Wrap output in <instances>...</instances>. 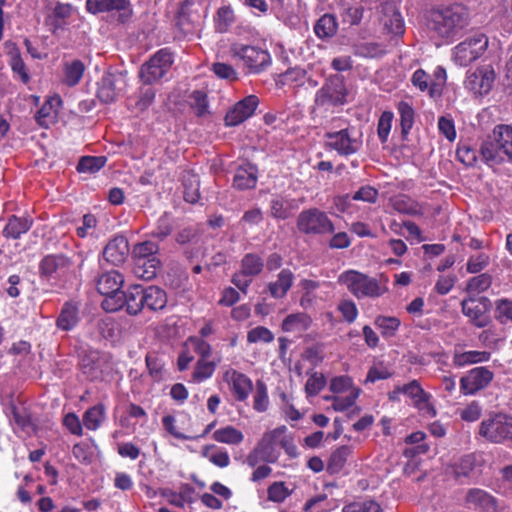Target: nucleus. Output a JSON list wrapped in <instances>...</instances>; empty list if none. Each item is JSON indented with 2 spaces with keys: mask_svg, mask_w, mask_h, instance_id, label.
<instances>
[{
  "mask_svg": "<svg viewBox=\"0 0 512 512\" xmlns=\"http://www.w3.org/2000/svg\"><path fill=\"white\" fill-rule=\"evenodd\" d=\"M488 47V39L485 35H476L459 43L453 49L454 62L466 67L480 58Z\"/></svg>",
  "mask_w": 512,
  "mask_h": 512,
  "instance_id": "nucleus-12",
  "label": "nucleus"
},
{
  "mask_svg": "<svg viewBox=\"0 0 512 512\" xmlns=\"http://www.w3.org/2000/svg\"><path fill=\"white\" fill-rule=\"evenodd\" d=\"M13 418L15 424L14 430L19 435V437H29L32 432L31 416L29 414L22 413L21 408L14 407Z\"/></svg>",
  "mask_w": 512,
  "mask_h": 512,
  "instance_id": "nucleus-43",
  "label": "nucleus"
},
{
  "mask_svg": "<svg viewBox=\"0 0 512 512\" xmlns=\"http://www.w3.org/2000/svg\"><path fill=\"white\" fill-rule=\"evenodd\" d=\"M342 121H333V127L325 133L326 146L340 156L356 154L362 148L361 134L349 124L342 125Z\"/></svg>",
  "mask_w": 512,
  "mask_h": 512,
  "instance_id": "nucleus-5",
  "label": "nucleus"
},
{
  "mask_svg": "<svg viewBox=\"0 0 512 512\" xmlns=\"http://www.w3.org/2000/svg\"><path fill=\"white\" fill-rule=\"evenodd\" d=\"M446 80V70L442 66H437L433 72V79L430 80L429 95L431 97L441 96Z\"/></svg>",
  "mask_w": 512,
  "mask_h": 512,
  "instance_id": "nucleus-54",
  "label": "nucleus"
},
{
  "mask_svg": "<svg viewBox=\"0 0 512 512\" xmlns=\"http://www.w3.org/2000/svg\"><path fill=\"white\" fill-rule=\"evenodd\" d=\"M257 183V168L249 163L240 165L234 175L233 186L240 190L252 189Z\"/></svg>",
  "mask_w": 512,
  "mask_h": 512,
  "instance_id": "nucleus-26",
  "label": "nucleus"
},
{
  "mask_svg": "<svg viewBox=\"0 0 512 512\" xmlns=\"http://www.w3.org/2000/svg\"><path fill=\"white\" fill-rule=\"evenodd\" d=\"M61 105L62 99L59 95L49 96L34 117L37 124L43 128H49L56 123Z\"/></svg>",
  "mask_w": 512,
  "mask_h": 512,
  "instance_id": "nucleus-24",
  "label": "nucleus"
},
{
  "mask_svg": "<svg viewBox=\"0 0 512 512\" xmlns=\"http://www.w3.org/2000/svg\"><path fill=\"white\" fill-rule=\"evenodd\" d=\"M342 512H382L380 504L373 499L352 502L342 508Z\"/></svg>",
  "mask_w": 512,
  "mask_h": 512,
  "instance_id": "nucleus-55",
  "label": "nucleus"
},
{
  "mask_svg": "<svg viewBox=\"0 0 512 512\" xmlns=\"http://www.w3.org/2000/svg\"><path fill=\"white\" fill-rule=\"evenodd\" d=\"M263 268V259L255 253H248L243 256L241 260V269L233 275L232 283L241 292L246 294L252 279L259 275Z\"/></svg>",
  "mask_w": 512,
  "mask_h": 512,
  "instance_id": "nucleus-13",
  "label": "nucleus"
},
{
  "mask_svg": "<svg viewBox=\"0 0 512 512\" xmlns=\"http://www.w3.org/2000/svg\"><path fill=\"white\" fill-rule=\"evenodd\" d=\"M491 353L488 351L469 350L464 352H455L452 362L456 367H465L477 363H483L490 360Z\"/></svg>",
  "mask_w": 512,
  "mask_h": 512,
  "instance_id": "nucleus-30",
  "label": "nucleus"
},
{
  "mask_svg": "<svg viewBox=\"0 0 512 512\" xmlns=\"http://www.w3.org/2000/svg\"><path fill=\"white\" fill-rule=\"evenodd\" d=\"M72 12L73 6L71 4L58 2L47 15V23L52 26L53 30L61 28Z\"/></svg>",
  "mask_w": 512,
  "mask_h": 512,
  "instance_id": "nucleus-36",
  "label": "nucleus"
},
{
  "mask_svg": "<svg viewBox=\"0 0 512 512\" xmlns=\"http://www.w3.org/2000/svg\"><path fill=\"white\" fill-rule=\"evenodd\" d=\"M350 453L351 448L347 445L341 446L333 451L328 461V471L330 473L340 472L343 469Z\"/></svg>",
  "mask_w": 512,
  "mask_h": 512,
  "instance_id": "nucleus-44",
  "label": "nucleus"
},
{
  "mask_svg": "<svg viewBox=\"0 0 512 512\" xmlns=\"http://www.w3.org/2000/svg\"><path fill=\"white\" fill-rule=\"evenodd\" d=\"M133 272L137 278L149 281L156 277L162 262L159 245L151 240L135 244L131 250Z\"/></svg>",
  "mask_w": 512,
  "mask_h": 512,
  "instance_id": "nucleus-4",
  "label": "nucleus"
},
{
  "mask_svg": "<svg viewBox=\"0 0 512 512\" xmlns=\"http://www.w3.org/2000/svg\"><path fill=\"white\" fill-rule=\"evenodd\" d=\"M466 503L478 512H496V501L489 493L482 489H470L466 494Z\"/></svg>",
  "mask_w": 512,
  "mask_h": 512,
  "instance_id": "nucleus-25",
  "label": "nucleus"
},
{
  "mask_svg": "<svg viewBox=\"0 0 512 512\" xmlns=\"http://www.w3.org/2000/svg\"><path fill=\"white\" fill-rule=\"evenodd\" d=\"M86 10L97 15L100 13H117L118 20L126 22L132 15L130 0H86Z\"/></svg>",
  "mask_w": 512,
  "mask_h": 512,
  "instance_id": "nucleus-16",
  "label": "nucleus"
},
{
  "mask_svg": "<svg viewBox=\"0 0 512 512\" xmlns=\"http://www.w3.org/2000/svg\"><path fill=\"white\" fill-rule=\"evenodd\" d=\"M229 53L249 74H259L271 64V56L267 50L242 41L232 42Z\"/></svg>",
  "mask_w": 512,
  "mask_h": 512,
  "instance_id": "nucleus-6",
  "label": "nucleus"
},
{
  "mask_svg": "<svg viewBox=\"0 0 512 512\" xmlns=\"http://www.w3.org/2000/svg\"><path fill=\"white\" fill-rule=\"evenodd\" d=\"M85 71V66L80 60H72L64 64L63 83L69 87L77 85Z\"/></svg>",
  "mask_w": 512,
  "mask_h": 512,
  "instance_id": "nucleus-39",
  "label": "nucleus"
},
{
  "mask_svg": "<svg viewBox=\"0 0 512 512\" xmlns=\"http://www.w3.org/2000/svg\"><path fill=\"white\" fill-rule=\"evenodd\" d=\"M259 105V98L256 95H248L234 104L225 115V125L234 127L240 125L250 118Z\"/></svg>",
  "mask_w": 512,
  "mask_h": 512,
  "instance_id": "nucleus-19",
  "label": "nucleus"
},
{
  "mask_svg": "<svg viewBox=\"0 0 512 512\" xmlns=\"http://www.w3.org/2000/svg\"><path fill=\"white\" fill-rule=\"evenodd\" d=\"M125 295V308L128 314L137 315L145 308L143 299V286L132 285L130 286Z\"/></svg>",
  "mask_w": 512,
  "mask_h": 512,
  "instance_id": "nucleus-33",
  "label": "nucleus"
},
{
  "mask_svg": "<svg viewBox=\"0 0 512 512\" xmlns=\"http://www.w3.org/2000/svg\"><path fill=\"white\" fill-rule=\"evenodd\" d=\"M355 54L365 58L380 57L384 54V49L378 43L366 42L355 45Z\"/></svg>",
  "mask_w": 512,
  "mask_h": 512,
  "instance_id": "nucleus-60",
  "label": "nucleus"
},
{
  "mask_svg": "<svg viewBox=\"0 0 512 512\" xmlns=\"http://www.w3.org/2000/svg\"><path fill=\"white\" fill-rule=\"evenodd\" d=\"M211 71L219 79L234 82L239 79L238 71L231 65L225 62H214L211 66Z\"/></svg>",
  "mask_w": 512,
  "mask_h": 512,
  "instance_id": "nucleus-51",
  "label": "nucleus"
},
{
  "mask_svg": "<svg viewBox=\"0 0 512 512\" xmlns=\"http://www.w3.org/2000/svg\"><path fill=\"white\" fill-rule=\"evenodd\" d=\"M212 438L222 444L239 445L244 440V434L232 425H226L215 430Z\"/></svg>",
  "mask_w": 512,
  "mask_h": 512,
  "instance_id": "nucleus-35",
  "label": "nucleus"
},
{
  "mask_svg": "<svg viewBox=\"0 0 512 512\" xmlns=\"http://www.w3.org/2000/svg\"><path fill=\"white\" fill-rule=\"evenodd\" d=\"M479 434L492 443L512 440V417L504 413H494L482 420Z\"/></svg>",
  "mask_w": 512,
  "mask_h": 512,
  "instance_id": "nucleus-9",
  "label": "nucleus"
},
{
  "mask_svg": "<svg viewBox=\"0 0 512 512\" xmlns=\"http://www.w3.org/2000/svg\"><path fill=\"white\" fill-rule=\"evenodd\" d=\"M385 15L382 19L385 29L388 33L394 36H401L404 34L405 26L404 20L399 11L393 5L385 7Z\"/></svg>",
  "mask_w": 512,
  "mask_h": 512,
  "instance_id": "nucleus-32",
  "label": "nucleus"
},
{
  "mask_svg": "<svg viewBox=\"0 0 512 512\" xmlns=\"http://www.w3.org/2000/svg\"><path fill=\"white\" fill-rule=\"evenodd\" d=\"M271 215L277 219H287L290 216V203L281 196H275L270 204Z\"/></svg>",
  "mask_w": 512,
  "mask_h": 512,
  "instance_id": "nucleus-59",
  "label": "nucleus"
},
{
  "mask_svg": "<svg viewBox=\"0 0 512 512\" xmlns=\"http://www.w3.org/2000/svg\"><path fill=\"white\" fill-rule=\"evenodd\" d=\"M357 299L378 298L388 291L387 280L370 277L357 270H346L337 279Z\"/></svg>",
  "mask_w": 512,
  "mask_h": 512,
  "instance_id": "nucleus-2",
  "label": "nucleus"
},
{
  "mask_svg": "<svg viewBox=\"0 0 512 512\" xmlns=\"http://www.w3.org/2000/svg\"><path fill=\"white\" fill-rule=\"evenodd\" d=\"M327 380L323 373L321 372H312L305 384V393L306 396L314 397L317 396L326 386Z\"/></svg>",
  "mask_w": 512,
  "mask_h": 512,
  "instance_id": "nucleus-49",
  "label": "nucleus"
},
{
  "mask_svg": "<svg viewBox=\"0 0 512 512\" xmlns=\"http://www.w3.org/2000/svg\"><path fill=\"white\" fill-rule=\"evenodd\" d=\"M397 112L400 118L401 133L403 136H407L415 122V110L410 103L400 101L397 104Z\"/></svg>",
  "mask_w": 512,
  "mask_h": 512,
  "instance_id": "nucleus-38",
  "label": "nucleus"
},
{
  "mask_svg": "<svg viewBox=\"0 0 512 512\" xmlns=\"http://www.w3.org/2000/svg\"><path fill=\"white\" fill-rule=\"evenodd\" d=\"M72 262L62 254L47 255L39 265L40 274L47 280H57L72 270Z\"/></svg>",
  "mask_w": 512,
  "mask_h": 512,
  "instance_id": "nucleus-20",
  "label": "nucleus"
},
{
  "mask_svg": "<svg viewBox=\"0 0 512 512\" xmlns=\"http://www.w3.org/2000/svg\"><path fill=\"white\" fill-rule=\"evenodd\" d=\"M469 14L465 7L452 5L432 12L429 27L439 37L453 40L468 25Z\"/></svg>",
  "mask_w": 512,
  "mask_h": 512,
  "instance_id": "nucleus-1",
  "label": "nucleus"
},
{
  "mask_svg": "<svg viewBox=\"0 0 512 512\" xmlns=\"http://www.w3.org/2000/svg\"><path fill=\"white\" fill-rule=\"evenodd\" d=\"M375 326L380 330L384 338L395 336L398 331L401 321L394 316H377L374 322Z\"/></svg>",
  "mask_w": 512,
  "mask_h": 512,
  "instance_id": "nucleus-42",
  "label": "nucleus"
},
{
  "mask_svg": "<svg viewBox=\"0 0 512 512\" xmlns=\"http://www.w3.org/2000/svg\"><path fill=\"white\" fill-rule=\"evenodd\" d=\"M269 396L267 387L262 382H257L256 392L253 396V409L257 412L263 413L268 410Z\"/></svg>",
  "mask_w": 512,
  "mask_h": 512,
  "instance_id": "nucleus-57",
  "label": "nucleus"
},
{
  "mask_svg": "<svg viewBox=\"0 0 512 512\" xmlns=\"http://www.w3.org/2000/svg\"><path fill=\"white\" fill-rule=\"evenodd\" d=\"M390 204L395 211L410 216H419L423 214L422 206L411 197L400 194L390 199Z\"/></svg>",
  "mask_w": 512,
  "mask_h": 512,
  "instance_id": "nucleus-28",
  "label": "nucleus"
},
{
  "mask_svg": "<svg viewBox=\"0 0 512 512\" xmlns=\"http://www.w3.org/2000/svg\"><path fill=\"white\" fill-rule=\"evenodd\" d=\"M182 181H183V188H184L183 195H184L185 201L192 203V204L198 202V200L200 198L199 177L196 174L187 172L186 174L183 175Z\"/></svg>",
  "mask_w": 512,
  "mask_h": 512,
  "instance_id": "nucleus-40",
  "label": "nucleus"
},
{
  "mask_svg": "<svg viewBox=\"0 0 512 512\" xmlns=\"http://www.w3.org/2000/svg\"><path fill=\"white\" fill-rule=\"evenodd\" d=\"M104 295L106 297L102 302V308L105 311L115 312L125 307V295L123 291Z\"/></svg>",
  "mask_w": 512,
  "mask_h": 512,
  "instance_id": "nucleus-62",
  "label": "nucleus"
},
{
  "mask_svg": "<svg viewBox=\"0 0 512 512\" xmlns=\"http://www.w3.org/2000/svg\"><path fill=\"white\" fill-rule=\"evenodd\" d=\"M336 31V19L330 14L323 15L314 26V32L319 38L331 37L336 33Z\"/></svg>",
  "mask_w": 512,
  "mask_h": 512,
  "instance_id": "nucleus-45",
  "label": "nucleus"
},
{
  "mask_svg": "<svg viewBox=\"0 0 512 512\" xmlns=\"http://www.w3.org/2000/svg\"><path fill=\"white\" fill-rule=\"evenodd\" d=\"M173 64V54L164 48L157 51L140 69V78L144 84L158 82L170 70Z\"/></svg>",
  "mask_w": 512,
  "mask_h": 512,
  "instance_id": "nucleus-10",
  "label": "nucleus"
},
{
  "mask_svg": "<svg viewBox=\"0 0 512 512\" xmlns=\"http://www.w3.org/2000/svg\"><path fill=\"white\" fill-rule=\"evenodd\" d=\"M124 283L122 274L112 270L102 274L97 282V289L100 294H111L121 291L120 288Z\"/></svg>",
  "mask_w": 512,
  "mask_h": 512,
  "instance_id": "nucleus-29",
  "label": "nucleus"
},
{
  "mask_svg": "<svg viewBox=\"0 0 512 512\" xmlns=\"http://www.w3.org/2000/svg\"><path fill=\"white\" fill-rule=\"evenodd\" d=\"M457 414L465 422H475L482 414V406L478 401H471L465 407L458 409Z\"/></svg>",
  "mask_w": 512,
  "mask_h": 512,
  "instance_id": "nucleus-63",
  "label": "nucleus"
},
{
  "mask_svg": "<svg viewBox=\"0 0 512 512\" xmlns=\"http://www.w3.org/2000/svg\"><path fill=\"white\" fill-rule=\"evenodd\" d=\"M235 21L236 16L231 5H222L218 8L214 16L215 30L219 33H226Z\"/></svg>",
  "mask_w": 512,
  "mask_h": 512,
  "instance_id": "nucleus-37",
  "label": "nucleus"
},
{
  "mask_svg": "<svg viewBox=\"0 0 512 512\" xmlns=\"http://www.w3.org/2000/svg\"><path fill=\"white\" fill-rule=\"evenodd\" d=\"M495 71L492 66L484 65L469 73L465 87L474 95L483 96L490 92L495 82Z\"/></svg>",
  "mask_w": 512,
  "mask_h": 512,
  "instance_id": "nucleus-17",
  "label": "nucleus"
},
{
  "mask_svg": "<svg viewBox=\"0 0 512 512\" xmlns=\"http://www.w3.org/2000/svg\"><path fill=\"white\" fill-rule=\"evenodd\" d=\"M223 380L237 401H246L253 390L252 380L246 374L231 367L224 371Z\"/></svg>",
  "mask_w": 512,
  "mask_h": 512,
  "instance_id": "nucleus-18",
  "label": "nucleus"
},
{
  "mask_svg": "<svg viewBox=\"0 0 512 512\" xmlns=\"http://www.w3.org/2000/svg\"><path fill=\"white\" fill-rule=\"evenodd\" d=\"M214 448V445L205 446L203 449V456L217 467H227L230 464V457L228 452L223 449H217L213 453H209V450Z\"/></svg>",
  "mask_w": 512,
  "mask_h": 512,
  "instance_id": "nucleus-56",
  "label": "nucleus"
},
{
  "mask_svg": "<svg viewBox=\"0 0 512 512\" xmlns=\"http://www.w3.org/2000/svg\"><path fill=\"white\" fill-rule=\"evenodd\" d=\"M126 80L122 74H105L98 87V98L101 102L115 101L125 90Z\"/></svg>",
  "mask_w": 512,
  "mask_h": 512,
  "instance_id": "nucleus-22",
  "label": "nucleus"
},
{
  "mask_svg": "<svg viewBox=\"0 0 512 512\" xmlns=\"http://www.w3.org/2000/svg\"><path fill=\"white\" fill-rule=\"evenodd\" d=\"M462 312L479 328L488 324L487 312L490 308V301L486 297H470L461 303Z\"/></svg>",
  "mask_w": 512,
  "mask_h": 512,
  "instance_id": "nucleus-21",
  "label": "nucleus"
},
{
  "mask_svg": "<svg viewBox=\"0 0 512 512\" xmlns=\"http://www.w3.org/2000/svg\"><path fill=\"white\" fill-rule=\"evenodd\" d=\"M105 407L102 404L89 408L83 415V425L88 430H97L105 421Z\"/></svg>",
  "mask_w": 512,
  "mask_h": 512,
  "instance_id": "nucleus-41",
  "label": "nucleus"
},
{
  "mask_svg": "<svg viewBox=\"0 0 512 512\" xmlns=\"http://www.w3.org/2000/svg\"><path fill=\"white\" fill-rule=\"evenodd\" d=\"M294 275L289 269H282L277 275V279L270 282L268 290L275 299L284 298L293 284Z\"/></svg>",
  "mask_w": 512,
  "mask_h": 512,
  "instance_id": "nucleus-27",
  "label": "nucleus"
},
{
  "mask_svg": "<svg viewBox=\"0 0 512 512\" xmlns=\"http://www.w3.org/2000/svg\"><path fill=\"white\" fill-rule=\"evenodd\" d=\"M292 493L282 481L273 482L267 489L268 500L275 503L284 502Z\"/></svg>",
  "mask_w": 512,
  "mask_h": 512,
  "instance_id": "nucleus-53",
  "label": "nucleus"
},
{
  "mask_svg": "<svg viewBox=\"0 0 512 512\" xmlns=\"http://www.w3.org/2000/svg\"><path fill=\"white\" fill-rule=\"evenodd\" d=\"M494 379V373L489 368L479 366L469 370L460 379V391L463 395L473 396L487 388Z\"/></svg>",
  "mask_w": 512,
  "mask_h": 512,
  "instance_id": "nucleus-14",
  "label": "nucleus"
},
{
  "mask_svg": "<svg viewBox=\"0 0 512 512\" xmlns=\"http://www.w3.org/2000/svg\"><path fill=\"white\" fill-rule=\"evenodd\" d=\"M286 432V426H279L263 434L256 445L262 451L263 462L275 463L278 460L281 445H285L283 434Z\"/></svg>",
  "mask_w": 512,
  "mask_h": 512,
  "instance_id": "nucleus-15",
  "label": "nucleus"
},
{
  "mask_svg": "<svg viewBox=\"0 0 512 512\" xmlns=\"http://www.w3.org/2000/svg\"><path fill=\"white\" fill-rule=\"evenodd\" d=\"M78 322V312L75 305L66 303L58 317L57 325L62 330L72 329Z\"/></svg>",
  "mask_w": 512,
  "mask_h": 512,
  "instance_id": "nucleus-46",
  "label": "nucleus"
},
{
  "mask_svg": "<svg viewBox=\"0 0 512 512\" xmlns=\"http://www.w3.org/2000/svg\"><path fill=\"white\" fill-rule=\"evenodd\" d=\"M106 164L104 156H84L77 164L79 173H96Z\"/></svg>",
  "mask_w": 512,
  "mask_h": 512,
  "instance_id": "nucleus-48",
  "label": "nucleus"
},
{
  "mask_svg": "<svg viewBox=\"0 0 512 512\" xmlns=\"http://www.w3.org/2000/svg\"><path fill=\"white\" fill-rule=\"evenodd\" d=\"M481 154L490 165L512 160V126L496 125L481 145Z\"/></svg>",
  "mask_w": 512,
  "mask_h": 512,
  "instance_id": "nucleus-3",
  "label": "nucleus"
},
{
  "mask_svg": "<svg viewBox=\"0 0 512 512\" xmlns=\"http://www.w3.org/2000/svg\"><path fill=\"white\" fill-rule=\"evenodd\" d=\"M29 229V224L26 220H22L16 216L9 219L8 223L3 229V234L6 237L19 238L21 234L26 233Z\"/></svg>",
  "mask_w": 512,
  "mask_h": 512,
  "instance_id": "nucleus-50",
  "label": "nucleus"
},
{
  "mask_svg": "<svg viewBox=\"0 0 512 512\" xmlns=\"http://www.w3.org/2000/svg\"><path fill=\"white\" fill-rule=\"evenodd\" d=\"M312 323L311 317L303 312L292 313L286 316L282 322L285 332H302L307 330Z\"/></svg>",
  "mask_w": 512,
  "mask_h": 512,
  "instance_id": "nucleus-34",
  "label": "nucleus"
},
{
  "mask_svg": "<svg viewBox=\"0 0 512 512\" xmlns=\"http://www.w3.org/2000/svg\"><path fill=\"white\" fill-rule=\"evenodd\" d=\"M495 316L502 324L512 323V301L508 299L498 300Z\"/></svg>",
  "mask_w": 512,
  "mask_h": 512,
  "instance_id": "nucleus-64",
  "label": "nucleus"
},
{
  "mask_svg": "<svg viewBox=\"0 0 512 512\" xmlns=\"http://www.w3.org/2000/svg\"><path fill=\"white\" fill-rule=\"evenodd\" d=\"M274 338L273 332L264 326H257L247 332V342L249 344H268L273 342Z\"/></svg>",
  "mask_w": 512,
  "mask_h": 512,
  "instance_id": "nucleus-52",
  "label": "nucleus"
},
{
  "mask_svg": "<svg viewBox=\"0 0 512 512\" xmlns=\"http://www.w3.org/2000/svg\"><path fill=\"white\" fill-rule=\"evenodd\" d=\"M396 392H403V394L412 399L413 404H416L423 398H427V395L429 394L424 391L417 380H413L410 383L403 385L402 387L398 388Z\"/></svg>",
  "mask_w": 512,
  "mask_h": 512,
  "instance_id": "nucleus-61",
  "label": "nucleus"
},
{
  "mask_svg": "<svg viewBox=\"0 0 512 512\" xmlns=\"http://www.w3.org/2000/svg\"><path fill=\"white\" fill-rule=\"evenodd\" d=\"M10 54V66L13 72L19 77L23 83L29 82V75L22 58L16 48H13L9 52Z\"/></svg>",
  "mask_w": 512,
  "mask_h": 512,
  "instance_id": "nucleus-58",
  "label": "nucleus"
},
{
  "mask_svg": "<svg viewBox=\"0 0 512 512\" xmlns=\"http://www.w3.org/2000/svg\"><path fill=\"white\" fill-rule=\"evenodd\" d=\"M143 299L145 307L152 311L162 310L167 304L166 292L158 286L143 287Z\"/></svg>",
  "mask_w": 512,
  "mask_h": 512,
  "instance_id": "nucleus-31",
  "label": "nucleus"
},
{
  "mask_svg": "<svg viewBox=\"0 0 512 512\" xmlns=\"http://www.w3.org/2000/svg\"><path fill=\"white\" fill-rule=\"evenodd\" d=\"M217 366V362L215 361H208L207 359H199L195 365L192 379L193 381L197 383H201L209 378L212 377V375L215 372Z\"/></svg>",
  "mask_w": 512,
  "mask_h": 512,
  "instance_id": "nucleus-47",
  "label": "nucleus"
},
{
  "mask_svg": "<svg viewBox=\"0 0 512 512\" xmlns=\"http://www.w3.org/2000/svg\"><path fill=\"white\" fill-rule=\"evenodd\" d=\"M329 390L334 394L325 399L332 403V408L343 412L352 407L361 394V389L354 384L348 375L335 376L330 380Z\"/></svg>",
  "mask_w": 512,
  "mask_h": 512,
  "instance_id": "nucleus-7",
  "label": "nucleus"
},
{
  "mask_svg": "<svg viewBox=\"0 0 512 512\" xmlns=\"http://www.w3.org/2000/svg\"><path fill=\"white\" fill-rule=\"evenodd\" d=\"M297 228L307 235H323L334 231L333 222L328 215L317 208L303 210L298 215Z\"/></svg>",
  "mask_w": 512,
  "mask_h": 512,
  "instance_id": "nucleus-11",
  "label": "nucleus"
},
{
  "mask_svg": "<svg viewBox=\"0 0 512 512\" xmlns=\"http://www.w3.org/2000/svg\"><path fill=\"white\" fill-rule=\"evenodd\" d=\"M128 254V240L121 235L112 238L103 250V258L114 266L124 263Z\"/></svg>",
  "mask_w": 512,
  "mask_h": 512,
  "instance_id": "nucleus-23",
  "label": "nucleus"
},
{
  "mask_svg": "<svg viewBox=\"0 0 512 512\" xmlns=\"http://www.w3.org/2000/svg\"><path fill=\"white\" fill-rule=\"evenodd\" d=\"M347 95L348 90L344 77L338 74L332 75L326 79L322 87L316 92L314 104L316 108L325 111L333 110L347 102Z\"/></svg>",
  "mask_w": 512,
  "mask_h": 512,
  "instance_id": "nucleus-8",
  "label": "nucleus"
}]
</instances>
